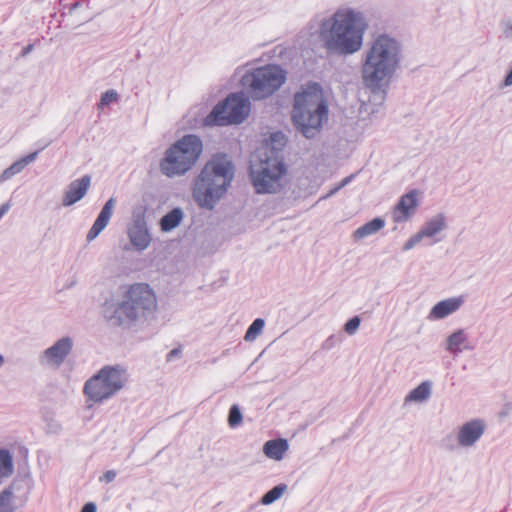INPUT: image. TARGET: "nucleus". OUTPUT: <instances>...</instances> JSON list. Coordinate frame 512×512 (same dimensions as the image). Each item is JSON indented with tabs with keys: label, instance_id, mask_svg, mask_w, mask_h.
<instances>
[{
	"label": "nucleus",
	"instance_id": "1",
	"mask_svg": "<svg viewBox=\"0 0 512 512\" xmlns=\"http://www.w3.org/2000/svg\"><path fill=\"white\" fill-rule=\"evenodd\" d=\"M308 28L311 38L328 54L346 57L362 49L369 20L363 10L341 5L331 14L311 20Z\"/></svg>",
	"mask_w": 512,
	"mask_h": 512
},
{
	"label": "nucleus",
	"instance_id": "2",
	"mask_svg": "<svg viewBox=\"0 0 512 512\" xmlns=\"http://www.w3.org/2000/svg\"><path fill=\"white\" fill-rule=\"evenodd\" d=\"M404 59L401 39L390 32L375 33L362 54V80L372 91L387 85Z\"/></svg>",
	"mask_w": 512,
	"mask_h": 512
},
{
	"label": "nucleus",
	"instance_id": "3",
	"mask_svg": "<svg viewBox=\"0 0 512 512\" xmlns=\"http://www.w3.org/2000/svg\"><path fill=\"white\" fill-rule=\"evenodd\" d=\"M157 309V299L148 284L131 285L120 302H106L103 316L111 324L131 328L151 318Z\"/></svg>",
	"mask_w": 512,
	"mask_h": 512
},
{
	"label": "nucleus",
	"instance_id": "4",
	"mask_svg": "<svg viewBox=\"0 0 512 512\" xmlns=\"http://www.w3.org/2000/svg\"><path fill=\"white\" fill-rule=\"evenodd\" d=\"M235 175V166L226 154L214 155L196 179L193 197L197 204L206 209H213L225 195Z\"/></svg>",
	"mask_w": 512,
	"mask_h": 512
},
{
	"label": "nucleus",
	"instance_id": "5",
	"mask_svg": "<svg viewBox=\"0 0 512 512\" xmlns=\"http://www.w3.org/2000/svg\"><path fill=\"white\" fill-rule=\"evenodd\" d=\"M328 120V105L318 83L308 85L294 96L292 121L305 138H313Z\"/></svg>",
	"mask_w": 512,
	"mask_h": 512
},
{
	"label": "nucleus",
	"instance_id": "6",
	"mask_svg": "<svg viewBox=\"0 0 512 512\" xmlns=\"http://www.w3.org/2000/svg\"><path fill=\"white\" fill-rule=\"evenodd\" d=\"M202 150L200 137L184 135L165 151L159 164L160 171L169 178L182 176L196 164Z\"/></svg>",
	"mask_w": 512,
	"mask_h": 512
},
{
	"label": "nucleus",
	"instance_id": "7",
	"mask_svg": "<svg viewBox=\"0 0 512 512\" xmlns=\"http://www.w3.org/2000/svg\"><path fill=\"white\" fill-rule=\"evenodd\" d=\"M127 382L128 373L124 367L107 365L85 382L83 392L89 400L102 403L122 390Z\"/></svg>",
	"mask_w": 512,
	"mask_h": 512
},
{
	"label": "nucleus",
	"instance_id": "8",
	"mask_svg": "<svg viewBox=\"0 0 512 512\" xmlns=\"http://www.w3.org/2000/svg\"><path fill=\"white\" fill-rule=\"evenodd\" d=\"M286 73L277 65H266L246 72L241 85L253 100H262L273 95L285 82Z\"/></svg>",
	"mask_w": 512,
	"mask_h": 512
},
{
	"label": "nucleus",
	"instance_id": "9",
	"mask_svg": "<svg viewBox=\"0 0 512 512\" xmlns=\"http://www.w3.org/2000/svg\"><path fill=\"white\" fill-rule=\"evenodd\" d=\"M286 173V167L281 159L272 152L258 160L252 159L250 177L256 193H277L281 189V178Z\"/></svg>",
	"mask_w": 512,
	"mask_h": 512
},
{
	"label": "nucleus",
	"instance_id": "10",
	"mask_svg": "<svg viewBox=\"0 0 512 512\" xmlns=\"http://www.w3.org/2000/svg\"><path fill=\"white\" fill-rule=\"evenodd\" d=\"M250 101L243 93H232L219 102L205 117L206 126L240 124L249 115Z\"/></svg>",
	"mask_w": 512,
	"mask_h": 512
},
{
	"label": "nucleus",
	"instance_id": "11",
	"mask_svg": "<svg viewBox=\"0 0 512 512\" xmlns=\"http://www.w3.org/2000/svg\"><path fill=\"white\" fill-rule=\"evenodd\" d=\"M127 236L131 245L138 251L149 247L152 236L143 212H134L127 226Z\"/></svg>",
	"mask_w": 512,
	"mask_h": 512
},
{
	"label": "nucleus",
	"instance_id": "12",
	"mask_svg": "<svg viewBox=\"0 0 512 512\" xmlns=\"http://www.w3.org/2000/svg\"><path fill=\"white\" fill-rule=\"evenodd\" d=\"M73 345L71 337L60 338L41 353L39 356L40 364L50 368H59L71 353Z\"/></svg>",
	"mask_w": 512,
	"mask_h": 512
},
{
	"label": "nucleus",
	"instance_id": "13",
	"mask_svg": "<svg viewBox=\"0 0 512 512\" xmlns=\"http://www.w3.org/2000/svg\"><path fill=\"white\" fill-rule=\"evenodd\" d=\"M486 429L485 421L473 419L464 423L458 431V445L464 448L472 447L482 437Z\"/></svg>",
	"mask_w": 512,
	"mask_h": 512
},
{
	"label": "nucleus",
	"instance_id": "14",
	"mask_svg": "<svg viewBox=\"0 0 512 512\" xmlns=\"http://www.w3.org/2000/svg\"><path fill=\"white\" fill-rule=\"evenodd\" d=\"M90 185V175H84L70 182L63 193L62 205L64 207H70L80 201L87 194Z\"/></svg>",
	"mask_w": 512,
	"mask_h": 512
},
{
	"label": "nucleus",
	"instance_id": "15",
	"mask_svg": "<svg viewBox=\"0 0 512 512\" xmlns=\"http://www.w3.org/2000/svg\"><path fill=\"white\" fill-rule=\"evenodd\" d=\"M115 205L116 201L114 198H110L106 201L100 213L98 214L96 220L94 221L92 227L86 235V240L88 242H92L93 240H95L99 236V234L107 227L113 215Z\"/></svg>",
	"mask_w": 512,
	"mask_h": 512
},
{
	"label": "nucleus",
	"instance_id": "16",
	"mask_svg": "<svg viewBox=\"0 0 512 512\" xmlns=\"http://www.w3.org/2000/svg\"><path fill=\"white\" fill-rule=\"evenodd\" d=\"M417 205L418 202L416 191H410L409 193L403 195L393 210V220L397 223L408 220L415 213Z\"/></svg>",
	"mask_w": 512,
	"mask_h": 512
},
{
	"label": "nucleus",
	"instance_id": "17",
	"mask_svg": "<svg viewBox=\"0 0 512 512\" xmlns=\"http://www.w3.org/2000/svg\"><path fill=\"white\" fill-rule=\"evenodd\" d=\"M464 303V297H451L436 303L428 314L429 320H440L456 312Z\"/></svg>",
	"mask_w": 512,
	"mask_h": 512
},
{
	"label": "nucleus",
	"instance_id": "18",
	"mask_svg": "<svg viewBox=\"0 0 512 512\" xmlns=\"http://www.w3.org/2000/svg\"><path fill=\"white\" fill-rule=\"evenodd\" d=\"M37 156L38 151H35L15 161L8 168L3 170V172L0 174V182H5L11 179L13 176L22 172L26 166H28L29 164L33 163L36 160Z\"/></svg>",
	"mask_w": 512,
	"mask_h": 512
},
{
	"label": "nucleus",
	"instance_id": "19",
	"mask_svg": "<svg viewBox=\"0 0 512 512\" xmlns=\"http://www.w3.org/2000/svg\"><path fill=\"white\" fill-rule=\"evenodd\" d=\"M288 448V441L280 438L267 441L263 446V452L268 458L280 461L283 459Z\"/></svg>",
	"mask_w": 512,
	"mask_h": 512
},
{
	"label": "nucleus",
	"instance_id": "20",
	"mask_svg": "<svg viewBox=\"0 0 512 512\" xmlns=\"http://www.w3.org/2000/svg\"><path fill=\"white\" fill-rule=\"evenodd\" d=\"M446 227V219L444 214H438L428 220L419 233L423 238H433Z\"/></svg>",
	"mask_w": 512,
	"mask_h": 512
},
{
	"label": "nucleus",
	"instance_id": "21",
	"mask_svg": "<svg viewBox=\"0 0 512 512\" xmlns=\"http://www.w3.org/2000/svg\"><path fill=\"white\" fill-rule=\"evenodd\" d=\"M385 226V220L381 217H376L372 219L371 221L365 223L364 225L360 226L353 232V238L355 240H360L366 237H369L371 235L376 234L378 231H380Z\"/></svg>",
	"mask_w": 512,
	"mask_h": 512
},
{
	"label": "nucleus",
	"instance_id": "22",
	"mask_svg": "<svg viewBox=\"0 0 512 512\" xmlns=\"http://www.w3.org/2000/svg\"><path fill=\"white\" fill-rule=\"evenodd\" d=\"M184 213L181 208L176 207L160 219V229L163 232H170L175 229L183 220Z\"/></svg>",
	"mask_w": 512,
	"mask_h": 512
},
{
	"label": "nucleus",
	"instance_id": "23",
	"mask_svg": "<svg viewBox=\"0 0 512 512\" xmlns=\"http://www.w3.org/2000/svg\"><path fill=\"white\" fill-rule=\"evenodd\" d=\"M467 341V335L463 329H458L453 332L446 340V350L453 353L459 354L463 351V349H470L468 346L462 345Z\"/></svg>",
	"mask_w": 512,
	"mask_h": 512
},
{
	"label": "nucleus",
	"instance_id": "24",
	"mask_svg": "<svg viewBox=\"0 0 512 512\" xmlns=\"http://www.w3.org/2000/svg\"><path fill=\"white\" fill-rule=\"evenodd\" d=\"M432 393V384L429 381H424L419 384L416 388L411 390L405 397V403L416 402L422 403L430 398Z\"/></svg>",
	"mask_w": 512,
	"mask_h": 512
},
{
	"label": "nucleus",
	"instance_id": "25",
	"mask_svg": "<svg viewBox=\"0 0 512 512\" xmlns=\"http://www.w3.org/2000/svg\"><path fill=\"white\" fill-rule=\"evenodd\" d=\"M288 487L286 484L281 483L274 486L271 490L266 492L260 500L262 505H271L278 499L282 497V495L287 491Z\"/></svg>",
	"mask_w": 512,
	"mask_h": 512
},
{
	"label": "nucleus",
	"instance_id": "26",
	"mask_svg": "<svg viewBox=\"0 0 512 512\" xmlns=\"http://www.w3.org/2000/svg\"><path fill=\"white\" fill-rule=\"evenodd\" d=\"M13 498L14 495L11 487L4 489L0 493V512H14L16 510Z\"/></svg>",
	"mask_w": 512,
	"mask_h": 512
},
{
	"label": "nucleus",
	"instance_id": "27",
	"mask_svg": "<svg viewBox=\"0 0 512 512\" xmlns=\"http://www.w3.org/2000/svg\"><path fill=\"white\" fill-rule=\"evenodd\" d=\"M13 472L12 456L7 450H0V479L8 477Z\"/></svg>",
	"mask_w": 512,
	"mask_h": 512
},
{
	"label": "nucleus",
	"instance_id": "28",
	"mask_svg": "<svg viewBox=\"0 0 512 512\" xmlns=\"http://www.w3.org/2000/svg\"><path fill=\"white\" fill-rule=\"evenodd\" d=\"M265 326V321L262 318H256L248 327L244 339L247 342L254 341L262 332Z\"/></svg>",
	"mask_w": 512,
	"mask_h": 512
},
{
	"label": "nucleus",
	"instance_id": "29",
	"mask_svg": "<svg viewBox=\"0 0 512 512\" xmlns=\"http://www.w3.org/2000/svg\"><path fill=\"white\" fill-rule=\"evenodd\" d=\"M242 413L238 405L234 404L230 407L228 415V424L230 427H237L242 422Z\"/></svg>",
	"mask_w": 512,
	"mask_h": 512
},
{
	"label": "nucleus",
	"instance_id": "30",
	"mask_svg": "<svg viewBox=\"0 0 512 512\" xmlns=\"http://www.w3.org/2000/svg\"><path fill=\"white\" fill-rule=\"evenodd\" d=\"M117 100L118 93L115 90H108L101 95V99L98 106L99 108H102L104 106H108L109 104Z\"/></svg>",
	"mask_w": 512,
	"mask_h": 512
},
{
	"label": "nucleus",
	"instance_id": "31",
	"mask_svg": "<svg viewBox=\"0 0 512 512\" xmlns=\"http://www.w3.org/2000/svg\"><path fill=\"white\" fill-rule=\"evenodd\" d=\"M360 322L361 320L358 316L352 317L344 325L345 332L349 335L355 334L360 326Z\"/></svg>",
	"mask_w": 512,
	"mask_h": 512
},
{
	"label": "nucleus",
	"instance_id": "32",
	"mask_svg": "<svg viewBox=\"0 0 512 512\" xmlns=\"http://www.w3.org/2000/svg\"><path fill=\"white\" fill-rule=\"evenodd\" d=\"M423 239V237L421 236V234L418 232L416 233L415 235H413L411 238H409L406 243L404 244L403 246V250L404 251H408V250H411L412 248H414L418 243L421 242V240Z\"/></svg>",
	"mask_w": 512,
	"mask_h": 512
},
{
	"label": "nucleus",
	"instance_id": "33",
	"mask_svg": "<svg viewBox=\"0 0 512 512\" xmlns=\"http://www.w3.org/2000/svg\"><path fill=\"white\" fill-rule=\"evenodd\" d=\"M500 26L505 37L512 38V19L502 20Z\"/></svg>",
	"mask_w": 512,
	"mask_h": 512
},
{
	"label": "nucleus",
	"instance_id": "34",
	"mask_svg": "<svg viewBox=\"0 0 512 512\" xmlns=\"http://www.w3.org/2000/svg\"><path fill=\"white\" fill-rule=\"evenodd\" d=\"M117 472L115 470L106 471L101 477L100 482L111 483L115 480Z\"/></svg>",
	"mask_w": 512,
	"mask_h": 512
},
{
	"label": "nucleus",
	"instance_id": "35",
	"mask_svg": "<svg viewBox=\"0 0 512 512\" xmlns=\"http://www.w3.org/2000/svg\"><path fill=\"white\" fill-rule=\"evenodd\" d=\"M181 355V350L179 348H174L172 349L166 356V360L169 362V361H172L174 360L175 358H178L180 357Z\"/></svg>",
	"mask_w": 512,
	"mask_h": 512
},
{
	"label": "nucleus",
	"instance_id": "36",
	"mask_svg": "<svg viewBox=\"0 0 512 512\" xmlns=\"http://www.w3.org/2000/svg\"><path fill=\"white\" fill-rule=\"evenodd\" d=\"M334 336L328 337L322 344V348L325 350H330L334 346Z\"/></svg>",
	"mask_w": 512,
	"mask_h": 512
},
{
	"label": "nucleus",
	"instance_id": "37",
	"mask_svg": "<svg viewBox=\"0 0 512 512\" xmlns=\"http://www.w3.org/2000/svg\"><path fill=\"white\" fill-rule=\"evenodd\" d=\"M81 512H96V505L93 502L86 503Z\"/></svg>",
	"mask_w": 512,
	"mask_h": 512
},
{
	"label": "nucleus",
	"instance_id": "38",
	"mask_svg": "<svg viewBox=\"0 0 512 512\" xmlns=\"http://www.w3.org/2000/svg\"><path fill=\"white\" fill-rule=\"evenodd\" d=\"M341 189V187L339 186V184L337 186H335L333 189H331L326 195L322 196L320 198V200H323V199H328L330 198L331 196L335 195L339 190Z\"/></svg>",
	"mask_w": 512,
	"mask_h": 512
},
{
	"label": "nucleus",
	"instance_id": "39",
	"mask_svg": "<svg viewBox=\"0 0 512 512\" xmlns=\"http://www.w3.org/2000/svg\"><path fill=\"white\" fill-rule=\"evenodd\" d=\"M354 178V175H350L348 177H345L340 183H339V186L341 187V189L343 187H345L346 185H348L352 179Z\"/></svg>",
	"mask_w": 512,
	"mask_h": 512
},
{
	"label": "nucleus",
	"instance_id": "40",
	"mask_svg": "<svg viewBox=\"0 0 512 512\" xmlns=\"http://www.w3.org/2000/svg\"><path fill=\"white\" fill-rule=\"evenodd\" d=\"M33 50V45L32 44H29L27 46H25L23 49H22V56H26L27 54H29L31 51Z\"/></svg>",
	"mask_w": 512,
	"mask_h": 512
},
{
	"label": "nucleus",
	"instance_id": "41",
	"mask_svg": "<svg viewBox=\"0 0 512 512\" xmlns=\"http://www.w3.org/2000/svg\"><path fill=\"white\" fill-rule=\"evenodd\" d=\"M278 137H282V134L281 133H274L272 134V140H276Z\"/></svg>",
	"mask_w": 512,
	"mask_h": 512
},
{
	"label": "nucleus",
	"instance_id": "42",
	"mask_svg": "<svg viewBox=\"0 0 512 512\" xmlns=\"http://www.w3.org/2000/svg\"><path fill=\"white\" fill-rule=\"evenodd\" d=\"M5 359L3 355L0 353V368L4 365Z\"/></svg>",
	"mask_w": 512,
	"mask_h": 512
}]
</instances>
